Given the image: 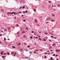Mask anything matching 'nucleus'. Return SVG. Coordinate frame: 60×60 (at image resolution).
Instances as JSON below:
<instances>
[{
  "mask_svg": "<svg viewBox=\"0 0 60 60\" xmlns=\"http://www.w3.org/2000/svg\"><path fill=\"white\" fill-rule=\"evenodd\" d=\"M56 46V44L54 43L52 44V47H55Z\"/></svg>",
  "mask_w": 60,
  "mask_h": 60,
  "instance_id": "3",
  "label": "nucleus"
},
{
  "mask_svg": "<svg viewBox=\"0 0 60 60\" xmlns=\"http://www.w3.org/2000/svg\"><path fill=\"white\" fill-rule=\"evenodd\" d=\"M56 37H54V39H56Z\"/></svg>",
  "mask_w": 60,
  "mask_h": 60,
  "instance_id": "58",
  "label": "nucleus"
},
{
  "mask_svg": "<svg viewBox=\"0 0 60 60\" xmlns=\"http://www.w3.org/2000/svg\"><path fill=\"white\" fill-rule=\"evenodd\" d=\"M22 9H25V6H24L23 7H22Z\"/></svg>",
  "mask_w": 60,
  "mask_h": 60,
  "instance_id": "12",
  "label": "nucleus"
},
{
  "mask_svg": "<svg viewBox=\"0 0 60 60\" xmlns=\"http://www.w3.org/2000/svg\"><path fill=\"white\" fill-rule=\"evenodd\" d=\"M39 33H41V31H40Z\"/></svg>",
  "mask_w": 60,
  "mask_h": 60,
  "instance_id": "56",
  "label": "nucleus"
},
{
  "mask_svg": "<svg viewBox=\"0 0 60 60\" xmlns=\"http://www.w3.org/2000/svg\"><path fill=\"white\" fill-rule=\"evenodd\" d=\"M20 50H21V51H22V49H20Z\"/></svg>",
  "mask_w": 60,
  "mask_h": 60,
  "instance_id": "25",
  "label": "nucleus"
},
{
  "mask_svg": "<svg viewBox=\"0 0 60 60\" xmlns=\"http://www.w3.org/2000/svg\"><path fill=\"white\" fill-rule=\"evenodd\" d=\"M13 52H11V54H13Z\"/></svg>",
  "mask_w": 60,
  "mask_h": 60,
  "instance_id": "50",
  "label": "nucleus"
},
{
  "mask_svg": "<svg viewBox=\"0 0 60 60\" xmlns=\"http://www.w3.org/2000/svg\"><path fill=\"white\" fill-rule=\"evenodd\" d=\"M22 17H23V15H22Z\"/></svg>",
  "mask_w": 60,
  "mask_h": 60,
  "instance_id": "48",
  "label": "nucleus"
},
{
  "mask_svg": "<svg viewBox=\"0 0 60 60\" xmlns=\"http://www.w3.org/2000/svg\"><path fill=\"white\" fill-rule=\"evenodd\" d=\"M31 33H34V31H32V32Z\"/></svg>",
  "mask_w": 60,
  "mask_h": 60,
  "instance_id": "31",
  "label": "nucleus"
},
{
  "mask_svg": "<svg viewBox=\"0 0 60 60\" xmlns=\"http://www.w3.org/2000/svg\"><path fill=\"white\" fill-rule=\"evenodd\" d=\"M52 15V16H53V17H55V15Z\"/></svg>",
  "mask_w": 60,
  "mask_h": 60,
  "instance_id": "19",
  "label": "nucleus"
},
{
  "mask_svg": "<svg viewBox=\"0 0 60 60\" xmlns=\"http://www.w3.org/2000/svg\"><path fill=\"white\" fill-rule=\"evenodd\" d=\"M7 54H8V55H9V54H10V53L9 52H8L7 53Z\"/></svg>",
  "mask_w": 60,
  "mask_h": 60,
  "instance_id": "15",
  "label": "nucleus"
},
{
  "mask_svg": "<svg viewBox=\"0 0 60 60\" xmlns=\"http://www.w3.org/2000/svg\"><path fill=\"white\" fill-rule=\"evenodd\" d=\"M49 41H50V42H51L52 41L51 40H49Z\"/></svg>",
  "mask_w": 60,
  "mask_h": 60,
  "instance_id": "16",
  "label": "nucleus"
},
{
  "mask_svg": "<svg viewBox=\"0 0 60 60\" xmlns=\"http://www.w3.org/2000/svg\"><path fill=\"white\" fill-rule=\"evenodd\" d=\"M50 58L51 59H52V58H53L52 57H50Z\"/></svg>",
  "mask_w": 60,
  "mask_h": 60,
  "instance_id": "33",
  "label": "nucleus"
},
{
  "mask_svg": "<svg viewBox=\"0 0 60 60\" xmlns=\"http://www.w3.org/2000/svg\"><path fill=\"white\" fill-rule=\"evenodd\" d=\"M47 52L45 53V54H47Z\"/></svg>",
  "mask_w": 60,
  "mask_h": 60,
  "instance_id": "37",
  "label": "nucleus"
},
{
  "mask_svg": "<svg viewBox=\"0 0 60 60\" xmlns=\"http://www.w3.org/2000/svg\"><path fill=\"white\" fill-rule=\"evenodd\" d=\"M8 40H10V39H8Z\"/></svg>",
  "mask_w": 60,
  "mask_h": 60,
  "instance_id": "64",
  "label": "nucleus"
},
{
  "mask_svg": "<svg viewBox=\"0 0 60 60\" xmlns=\"http://www.w3.org/2000/svg\"><path fill=\"white\" fill-rule=\"evenodd\" d=\"M26 29H27V28L26 27Z\"/></svg>",
  "mask_w": 60,
  "mask_h": 60,
  "instance_id": "55",
  "label": "nucleus"
},
{
  "mask_svg": "<svg viewBox=\"0 0 60 60\" xmlns=\"http://www.w3.org/2000/svg\"><path fill=\"white\" fill-rule=\"evenodd\" d=\"M49 23V22H46V23Z\"/></svg>",
  "mask_w": 60,
  "mask_h": 60,
  "instance_id": "51",
  "label": "nucleus"
},
{
  "mask_svg": "<svg viewBox=\"0 0 60 60\" xmlns=\"http://www.w3.org/2000/svg\"><path fill=\"white\" fill-rule=\"evenodd\" d=\"M51 59L52 60H54L53 59Z\"/></svg>",
  "mask_w": 60,
  "mask_h": 60,
  "instance_id": "41",
  "label": "nucleus"
},
{
  "mask_svg": "<svg viewBox=\"0 0 60 60\" xmlns=\"http://www.w3.org/2000/svg\"><path fill=\"white\" fill-rule=\"evenodd\" d=\"M9 14H10V13H11V12H9Z\"/></svg>",
  "mask_w": 60,
  "mask_h": 60,
  "instance_id": "28",
  "label": "nucleus"
},
{
  "mask_svg": "<svg viewBox=\"0 0 60 60\" xmlns=\"http://www.w3.org/2000/svg\"><path fill=\"white\" fill-rule=\"evenodd\" d=\"M30 46L29 45H28V46H27V47H30Z\"/></svg>",
  "mask_w": 60,
  "mask_h": 60,
  "instance_id": "17",
  "label": "nucleus"
},
{
  "mask_svg": "<svg viewBox=\"0 0 60 60\" xmlns=\"http://www.w3.org/2000/svg\"><path fill=\"white\" fill-rule=\"evenodd\" d=\"M38 38V37H36V38H37H37Z\"/></svg>",
  "mask_w": 60,
  "mask_h": 60,
  "instance_id": "61",
  "label": "nucleus"
},
{
  "mask_svg": "<svg viewBox=\"0 0 60 60\" xmlns=\"http://www.w3.org/2000/svg\"><path fill=\"white\" fill-rule=\"evenodd\" d=\"M36 50H37V51H38V49H37L36 50H35V51H36Z\"/></svg>",
  "mask_w": 60,
  "mask_h": 60,
  "instance_id": "53",
  "label": "nucleus"
},
{
  "mask_svg": "<svg viewBox=\"0 0 60 60\" xmlns=\"http://www.w3.org/2000/svg\"><path fill=\"white\" fill-rule=\"evenodd\" d=\"M12 47L13 48H14V49H15V47H14V46H12Z\"/></svg>",
  "mask_w": 60,
  "mask_h": 60,
  "instance_id": "7",
  "label": "nucleus"
},
{
  "mask_svg": "<svg viewBox=\"0 0 60 60\" xmlns=\"http://www.w3.org/2000/svg\"><path fill=\"white\" fill-rule=\"evenodd\" d=\"M56 55V54H54L53 55V56H55Z\"/></svg>",
  "mask_w": 60,
  "mask_h": 60,
  "instance_id": "24",
  "label": "nucleus"
},
{
  "mask_svg": "<svg viewBox=\"0 0 60 60\" xmlns=\"http://www.w3.org/2000/svg\"><path fill=\"white\" fill-rule=\"evenodd\" d=\"M51 36V37H53V36Z\"/></svg>",
  "mask_w": 60,
  "mask_h": 60,
  "instance_id": "45",
  "label": "nucleus"
},
{
  "mask_svg": "<svg viewBox=\"0 0 60 60\" xmlns=\"http://www.w3.org/2000/svg\"><path fill=\"white\" fill-rule=\"evenodd\" d=\"M49 19V18H47V19Z\"/></svg>",
  "mask_w": 60,
  "mask_h": 60,
  "instance_id": "44",
  "label": "nucleus"
},
{
  "mask_svg": "<svg viewBox=\"0 0 60 60\" xmlns=\"http://www.w3.org/2000/svg\"><path fill=\"white\" fill-rule=\"evenodd\" d=\"M57 60H58V58H57Z\"/></svg>",
  "mask_w": 60,
  "mask_h": 60,
  "instance_id": "62",
  "label": "nucleus"
},
{
  "mask_svg": "<svg viewBox=\"0 0 60 60\" xmlns=\"http://www.w3.org/2000/svg\"><path fill=\"white\" fill-rule=\"evenodd\" d=\"M17 26H19V25H18V24L17 25Z\"/></svg>",
  "mask_w": 60,
  "mask_h": 60,
  "instance_id": "35",
  "label": "nucleus"
},
{
  "mask_svg": "<svg viewBox=\"0 0 60 60\" xmlns=\"http://www.w3.org/2000/svg\"><path fill=\"white\" fill-rule=\"evenodd\" d=\"M15 18H16V17H14V19H15Z\"/></svg>",
  "mask_w": 60,
  "mask_h": 60,
  "instance_id": "63",
  "label": "nucleus"
},
{
  "mask_svg": "<svg viewBox=\"0 0 60 60\" xmlns=\"http://www.w3.org/2000/svg\"><path fill=\"white\" fill-rule=\"evenodd\" d=\"M16 53L15 52L14 54V56H16Z\"/></svg>",
  "mask_w": 60,
  "mask_h": 60,
  "instance_id": "4",
  "label": "nucleus"
},
{
  "mask_svg": "<svg viewBox=\"0 0 60 60\" xmlns=\"http://www.w3.org/2000/svg\"><path fill=\"white\" fill-rule=\"evenodd\" d=\"M24 37H26V35H25L24 36Z\"/></svg>",
  "mask_w": 60,
  "mask_h": 60,
  "instance_id": "60",
  "label": "nucleus"
},
{
  "mask_svg": "<svg viewBox=\"0 0 60 60\" xmlns=\"http://www.w3.org/2000/svg\"><path fill=\"white\" fill-rule=\"evenodd\" d=\"M23 21L24 22V21H26V20H25L24 19L23 20Z\"/></svg>",
  "mask_w": 60,
  "mask_h": 60,
  "instance_id": "26",
  "label": "nucleus"
},
{
  "mask_svg": "<svg viewBox=\"0 0 60 60\" xmlns=\"http://www.w3.org/2000/svg\"><path fill=\"white\" fill-rule=\"evenodd\" d=\"M13 13L15 15H16V14H16V15H18V14H17V13H15V12H12L10 14V15H12V14H13Z\"/></svg>",
  "mask_w": 60,
  "mask_h": 60,
  "instance_id": "1",
  "label": "nucleus"
},
{
  "mask_svg": "<svg viewBox=\"0 0 60 60\" xmlns=\"http://www.w3.org/2000/svg\"><path fill=\"white\" fill-rule=\"evenodd\" d=\"M51 21L52 22H54V21L52 20H51Z\"/></svg>",
  "mask_w": 60,
  "mask_h": 60,
  "instance_id": "11",
  "label": "nucleus"
},
{
  "mask_svg": "<svg viewBox=\"0 0 60 60\" xmlns=\"http://www.w3.org/2000/svg\"><path fill=\"white\" fill-rule=\"evenodd\" d=\"M35 21L36 23H37V20L36 19L35 20Z\"/></svg>",
  "mask_w": 60,
  "mask_h": 60,
  "instance_id": "10",
  "label": "nucleus"
},
{
  "mask_svg": "<svg viewBox=\"0 0 60 60\" xmlns=\"http://www.w3.org/2000/svg\"><path fill=\"white\" fill-rule=\"evenodd\" d=\"M49 2L50 3H51V1H49Z\"/></svg>",
  "mask_w": 60,
  "mask_h": 60,
  "instance_id": "40",
  "label": "nucleus"
},
{
  "mask_svg": "<svg viewBox=\"0 0 60 60\" xmlns=\"http://www.w3.org/2000/svg\"><path fill=\"white\" fill-rule=\"evenodd\" d=\"M7 15H8V14H9V12H8L7 13Z\"/></svg>",
  "mask_w": 60,
  "mask_h": 60,
  "instance_id": "21",
  "label": "nucleus"
},
{
  "mask_svg": "<svg viewBox=\"0 0 60 60\" xmlns=\"http://www.w3.org/2000/svg\"><path fill=\"white\" fill-rule=\"evenodd\" d=\"M30 54H32V52H30Z\"/></svg>",
  "mask_w": 60,
  "mask_h": 60,
  "instance_id": "20",
  "label": "nucleus"
},
{
  "mask_svg": "<svg viewBox=\"0 0 60 60\" xmlns=\"http://www.w3.org/2000/svg\"><path fill=\"white\" fill-rule=\"evenodd\" d=\"M1 55H2V54H3V53H2V52H1Z\"/></svg>",
  "mask_w": 60,
  "mask_h": 60,
  "instance_id": "27",
  "label": "nucleus"
},
{
  "mask_svg": "<svg viewBox=\"0 0 60 60\" xmlns=\"http://www.w3.org/2000/svg\"><path fill=\"white\" fill-rule=\"evenodd\" d=\"M57 56V54L56 55V56Z\"/></svg>",
  "mask_w": 60,
  "mask_h": 60,
  "instance_id": "43",
  "label": "nucleus"
},
{
  "mask_svg": "<svg viewBox=\"0 0 60 60\" xmlns=\"http://www.w3.org/2000/svg\"><path fill=\"white\" fill-rule=\"evenodd\" d=\"M0 43L2 44V42H1V41H0Z\"/></svg>",
  "mask_w": 60,
  "mask_h": 60,
  "instance_id": "42",
  "label": "nucleus"
},
{
  "mask_svg": "<svg viewBox=\"0 0 60 60\" xmlns=\"http://www.w3.org/2000/svg\"><path fill=\"white\" fill-rule=\"evenodd\" d=\"M5 57V56H3L2 57V58H4V57Z\"/></svg>",
  "mask_w": 60,
  "mask_h": 60,
  "instance_id": "8",
  "label": "nucleus"
},
{
  "mask_svg": "<svg viewBox=\"0 0 60 60\" xmlns=\"http://www.w3.org/2000/svg\"><path fill=\"white\" fill-rule=\"evenodd\" d=\"M56 51V52H59L60 51V50L58 49H57Z\"/></svg>",
  "mask_w": 60,
  "mask_h": 60,
  "instance_id": "2",
  "label": "nucleus"
},
{
  "mask_svg": "<svg viewBox=\"0 0 60 60\" xmlns=\"http://www.w3.org/2000/svg\"><path fill=\"white\" fill-rule=\"evenodd\" d=\"M21 12V11H19V13H20V12Z\"/></svg>",
  "mask_w": 60,
  "mask_h": 60,
  "instance_id": "52",
  "label": "nucleus"
},
{
  "mask_svg": "<svg viewBox=\"0 0 60 60\" xmlns=\"http://www.w3.org/2000/svg\"><path fill=\"white\" fill-rule=\"evenodd\" d=\"M44 57L45 58H47V56H45Z\"/></svg>",
  "mask_w": 60,
  "mask_h": 60,
  "instance_id": "23",
  "label": "nucleus"
},
{
  "mask_svg": "<svg viewBox=\"0 0 60 60\" xmlns=\"http://www.w3.org/2000/svg\"><path fill=\"white\" fill-rule=\"evenodd\" d=\"M2 34H1L0 35V36H2Z\"/></svg>",
  "mask_w": 60,
  "mask_h": 60,
  "instance_id": "38",
  "label": "nucleus"
},
{
  "mask_svg": "<svg viewBox=\"0 0 60 60\" xmlns=\"http://www.w3.org/2000/svg\"><path fill=\"white\" fill-rule=\"evenodd\" d=\"M5 39H6V38H4V40L5 41Z\"/></svg>",
  "mask_w": 60,
  "mask_h": 60,
  "instance_id": "22",
  "label": "nucleus"
},
{
  "mask_svg": "<svg viewBox=\"0 0 60 60\" xmlns=\"http://www.w3.org/2000/svg\"><path fill=\"white\" fill-rule=\"evenodd\" d=\"M47 33H45V34H47Z\"/></svg>",
  "mask_w": 60,
  "mask_h": 60,
  "instance_id": "49",
  "label": "nucleus"
},
{
  "mask_svg": "<svg viewBox=\"0 0 60 60\" xmlns=\"http://www.w3.org/2000/svg\"><path fill=\"white\" fill-rule=\"evenodd\" d=\"M37 26H39V24H38Z\"/></svg>",
  "mask_w": 60,
  "mask_h": 60,
  "instance_id": "39",
  "label": "nucleus"
},
{
  "mask_svg": "<svg viewBox=\"0 0 60 60\" xmlns=\"http://www.w3.org/2000/svg\"><path fill=\"white\" fill-rule=\"evenodd\" d=\"M25 57L26 58H28V57H27H27Z\"/></svg>",
  "mask_w": 60,
  "mask_h": 60,
  "instance_id": "36",
  "label": "nucleus"
},
{
  "mask_svg": "<svg viewBox=\"0 0 60 60\" xmlns=\"http://www.w3.org/2000/svg\"><path fill=\"white\" fill-rule=\"evenodd\" d=\"M33 10L34 11V12H35V11H36V10H35V9H34Z\"/></svg>",
  "mask_w": 60,
  "mask_h": 60,
  "instance_id": "9",
  "label": "nucleus"
},
{
  "mask_svg": "<svg viewBox=\"0 0 60 60\" xmlns=\"http://www.w3.org/2000/svg\"><path fill=\"white\" fill-rule=\"evenodd\" d=\"M41 39V38H39L38 39H39V40H40H40Z\"/></svg>",
  "mask_w": 60,
  "mask_h": 60,
  "instance_id": "57",
  "label": "nucleus"
},
{
  "mask_svg": "<svg viewBox=\"0 0 60 60\" xmlns=\"http://www.w3.org/2000/svg\"><path fill=\"white\" fill-rule=\"evenodd\" d=\"M2 53H4V51H2Z\"/></svg>",
  "mask_w": 60,
  "mask_h": 60,
  "instance_id": "34",
  "label": "nucleus"
},
{
  "mask_svg": "<svg viewBox=\"0 0 60 60\" xmlns=\"http://www.w3.org/2000/svg\"><path fill=\"white\" fill-rule=\"evenodd\" d=\"M20 44H21V43H19L17 45V46L18 45H20Z\"/></svg>",
  "mask_w": 60,
  "mask_h": 60,
  "instance_id": "5",
  "label": "nucleus"
},
{
  "mask_svg": "<svg viewBox=\"0 0 60 60\" xmlns=\"http://www.w3.org/2000/svg\"><path fill=\"white\" fill-rule=\"evenodd\" d=\"M4 55H6V54H5V53H4Z\"/></svg>",
  "mask_w": 60,
  "mask_h": 60,
  "instance_id": "59",
  "label": "nucleus"
},
{
  "mask_svg": "<svg viewBox=\"0 0 60 60\" xmlns=\"http://www.w3.org/2000/svg\"><path fill=\"white\" fill-rule=\"evenodd\" d=\"M17 34H19V32H18L17 33Z\"/></svg>",
  "mask_w": 60,
  "mask_h": 60,
  "instance_id": "18",
  "label": "nucleus"
},
{
  "mask_svg": "<svg viewBox=\"0 0 60 60\" xmlns=\"http://www.w3.org/2000/svg\"><path fill=\"white\" fill-rule=\"evenodd\" d=\"M50 51H51V52H52V51H52V50H50Z\"/></svg>",
  "mask_w": 60,
  "mask_h": 60,
  "instance_id": "46",
  "label": "nucleus"
},
{
  "mask_svg": "<svg viewBox=\"0 0 60 60\" xmlns=\"http://www.w3.org/2000/svg\"><path fill=\"white\" fill-rule=\"evenodd\" d=\"M27 12H28L26 10L25 11V13L26 12V13H27Z\"/></svg>",
  "mask_w": 60,
  "mask_h": 60,
  "instance_id": "14",
  "label": "nucleus"
},
{
  "mask_svg": "<svg viewBox=\"0 0 60 60\" xmlns=\"http://www.w3.org/2000/svg\"><path fill=\"white\" fill-rule=\"evenodd\" d=\"M36 44V42H35V45Z\"/></svg>",
  "mask_w": 60,
  "mask_h": 60,
  "instance_id": "54",
  "label": "nucleus"
},
{
  "mask_svg": "<svg viewBox=\"0 0 60 60\" xmlns=\"http://www.w3.org/2000/svg\"><path fill=\"white\" fill-rule=\"evenodd\" d=\"M30 39H32V38H33V37L32 36H31L30 37Z\"/></svg>",
  "mask_w": 60,
  "mask_h": 60,
  "instance_id": "13",
  "label": "nucleus"
},
{
  "mask_svg": "<svg viewBox=\"0 0 60 60\" xmlns=\"http://www.w3.org/2000/svg\"><path fill=\"white\" fill-rule=\"evenodd\" d=\"M23 13H25L26 12H25V11H24L23 12Z\"/></svg>",
  "mask_w": 60,
  "mask_h": 60,
  "instance_id": "32",
  "label": "nucleus"
},
{
  "mask_svg": "<svg viewBox=\"0 0 60 60\" xmlns=\"http://www.w3.org/2000/svg\"><path fill=\"white\" fill-rule=\"evenodd\" d=\"M22 8V7H20V9H21Z\"/></svg>",
  "mask_w": 60,
  "mask_h": 60,
  "instance_id": "47",
  "label": "nucleus"
},
{
  "mask_svg": "<svg viewBox=\"0 0 60 60\" xmlns=\"http://www.w3.org/2000/svg\"><path fill=\"white\" fill-rule=\"evenodd\" d=\"M46 39H45L44 40V41H46Z\"/></svg>",
  "mask_w": 60,
  "mask_h": 60,
  "instance_id": "29",
  "label": "nucleus"
},
{
  "mask_svg": "<svg viewBox=\"0 0 60 60\" xmlns=\"http://www.w3.org/2000/svg\"><path fill=\"white\" fill-rule=\"evenodd\" d=\"M25 31H22V34H24V33H25Z\"/></svg>",
  "mask_w": 60,
  "mask_h": 60,
  "instance_id": "6",
  "label": "nucleus"
},
{
  "mask_svg": "<svg viewBox=\"0 0 60 60\" xmlns=\"http://www.w3.org/2000/svg\"><path fill=\"white\" fill-rule=\"evenodd\" d=\"M34 53H35V54L36 53V52H35V51H34Z\"/></svg>",
  "mask_w": 60,
  "mask_h": 60,
  "instance_id": "30",
  "label": "nucleus"
}]
</instances>
